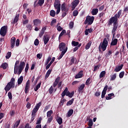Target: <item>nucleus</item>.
Instances as JSON below:
<instances>
[{
	"mask_svg": "<svg viewBox=\"0 0 128 128\" xmlns=\"http://www.w3.org/2000/svg\"><path fill=\"white\" fill-rule=\"evenodd\" d=\"M118 19L114 16H112L110 18L108 21V26H112L113 24V27L112 30V34L114 36H116V32L118 30Z\"/></svg>",
	"mask_w": 128,
	"mask_h": 128,
	"instance_id": "f257e3e1",
	"label": "nucleus"
},
{
	"mask_svg": "<svg viewBox=\"0 0 128 128\" xmlns=\"http://www.w3.org/2000/svg\"><path fill=\"white\" fill-rule=\"evenodd\" d=\"M15 82L16 79H14V78H12L10 81L8 83L4 88L6 94L10 90V88H14Z\"/></svg>",
	"mask_w": 128,
	"mask_h": 128,
	"instance_id": "f03ea898",
	"label": "nucleus"
},
{
	"mask_svg": "<svg viewBox=\"0 0 128 128\" xmlns=\"http://www.w3.org/2000/svg\"><path fill=\"white\" fill-rule=\"evenodd\" d=\"M108 42L106 38H104L102 42H100L98 46L99 52H102H102H104L106 50V48L108 46Z\"/></svg>",
	"mask_w": 128,
	"mask_h": 128,
	"instance_id": "7ed1b4c3",
	"label": "nucleus"
},
{
	"mask_svg": "<svg viewBox=\"0 0 128 128\" xmlns=\"http://www.w3.org/2000/svg\"><path fill=\"white\" fill-rule=\"evenodd\" d=\"M68 88H66L63 91V92L62 93V98H64V96H68V98H72L74 96V92H68Z\"/></svg>",
	"mask_w": 128,
	"mask_h": 128,
	"instance_id": "20e7f679",
	"label": "nucleus"
},
{
	"mask_svg": "<svg viewBox=\"0 0 128 128\" xmlns=\"http://www.w3.org/2000/svg\"><path fill=\"white\" fill-rule=\"evenodd\" d=\"M54 6L55 10H57L56 14H58L60 12V0H54Z\"/></svg>",
	"mask_w": 128,
	"mask_h": 128,
	"instance_id": "39448f33",
	"label": "nucleus"
},
{
	"mask_svg": "<svg viewBox=\"0 0 128 128\" xmlns=\"http://www.w3.org/2000/svg\"><path fill=\"white\" fill-rule=\"evenodd\" d=\"M94 20V16H88L84 22V24H88V26H91V24H92Z\"/></svg>",
	"mask_w": 128,
	"mask_h": 128,
	"instance_id": "423d86ee",
	"label": "nucleus"
},
{
	"mask_svg": "<svg viewBox=\"0 0 128 128\" xmlns=\"http://www.w3.org/2000/svg\"><path fill=\"white\" fill-rule=\"evenodd\" d=\"M24 66H26V62H20V65L18 66V68L17 70L16 74L20 76V74L22 72V70H24Z\"/></svg>",
	"mask_w": 128,
	"mask_h": 128,
	"instance_id": "0eeeda50",
	"label": "nucleus"
},
{
	"mask_svg": "<svg viewBox=\"0 0 128 128\" xmlns=\"http://www.w3.org/2000/svg\"><path fill=\"white\" fill-rule=\"evenodd\" d=\"M8 31V26H3L0 30V34L2 36H6V32Z\"/></svg>",
	"mask_w": 128,
	"mask_h": 128,
	"instance_id": "6e6552de",
	"label": "nucleus"
},
{
	"mask_svg": "<svg viewBox=\"0 0 128 128\" xmlns=\"http://www.w3.org/2000/svg\"><path fill=\"white\" fill-rule=\"evenodd\" d=\"M40 106H42V102H40L36 104V106L34 108L33 110H32V116L35 115L38 112L40 108Z\"/></svg>",
	"mask_w": 128,
	"mask_h": 128,
	"instance_id": "1a4fd4ad",
	"label": "nucleus"
},
{
	"mask_svg": "<svg viewBox=\"0 0 128 128\" xmlns=\"http://www.w3.org/2000/svg\"><path fill=\"white\" fill-rule=\"evenodd\" d=\"M58 48L60 52H64V50H66V52H68V47L66 46V44L64 42L59 44Z\"/></svg>",
	"mask_w": 128,
	"mask_h": 128,
	"instance_id": "9d476101",
	"label": "nucleus"
},
{
	"mask_svg": "<svg viewBox=\"0 0 128 128\" xmlns=\"http://www.w3.org/2000/svg\"><path fill=\"white\" fill-rule=\"evenodd\" d=\"M78 4H80V0H74L71 4L72 10H74V8L78 6Z\"/></svg>",
	"mask_w": 128,
	"mask_h": 128,
	"instance_id": "9b49d317",
	"label": "nucleus"
},
{
	"mask_svg": "<svg viewBox=\"0 0 128 128\" xmlns=\"http://www.w3.org/2000/svg\"><path fill=\"white\" fill-rule=\"evenodd\" d=\"M112 34L113 36H112V42H111L110 44L111 46H116V44H118V38H114V36H114V34Z\"/></svg>",
	"mask_w": 128,
	"mask_h": 128,
	"instance_id": "f8f14e48",
	"label": "nucleus"
},
{
	"mask_svg": "<svg viewBox=\"0 0 128 128\" xmlns=\"http://www.w3.org/2000/svg\"><path fill=\"white\" fill-rule=\"evenodd\" d=\"M18 64H20V61L16 60L14 64V74H18Z\"/></svg>",
	"mask_w": 128,
	"mask_h": 128,
	"instance_id": "ddd939ff",
	"label": "nucleus"
},
{
	"mask_svg": "<svg viewBox=\"0 0 128 128\" xmlns=\"http://www.w3.org/2000/svg\"><path fill=\"white\" fill-rule=\"evenodd\" d=\"M61 10L62 12H68V8L66 6V2H64L61 5Z\"/></svg>",
	"mask_w": 128,
	"mask_h": 128,
	"instance_id": "4468645a",
	"label": "nucleus"
},
{
	"mask_svg": "<svg viewBox=\"0 0 128 128\" xmlns=\"http://www.w3.org/2000/svg\"><path fill=\"white\" fill-rule=\"evenodd\" d=\"M16 46V38L12 37L10 40V46L12 48H14Z\"/></svg>",
	"mask_w": 128,
	"mask_h": 128,
	"instance_id": "2eb2a0df",
	"label": "nucleus"
},
{
	"mask_svg": "<svg viewBox=\"0 0 128 128\" xmlns=\"http://www.w3.org/2000/svg\"><path fill=\"white\" fill-rule=\"evenodd\" d=\"M20 18V14H16L14 18V20H13V22H11L12 24H13L14 26V24H16V22H18V20L20 18Z\"/></svg>",
	"mask_w": 128,
	"mask_h": 128,
	"instance_id": "dca6fc26",
	"label": "nucleus"
},
{
	"mask_svg": "<svg viewBox=\"0 0 128 128\" xmlns=\"http://www.w3.org/2000/svg\"><path fill=\"white\" fill-rule=\"evenodd\" d=\"M43 40L44 44H46L48 42V40H50V37L48 34L44 35L43 37Z\"/></svg>",
	"mask_w": 128,
	"mask_h": 128,
	"instance_id": "f3484780",
	"label": "nucleus"
},
{
	"mask_svg": "<svg viewBox=\"0 0 128 128\" xmlns=\"http://www.w3.org/2000/svg\"><path fill=\"white\" fill-rule=\"evenodd\" d=\"M84 71L80 70L78 74H76L75 76V78H82L84 76Z\"/></svg>",
	"mask_w": 128,
	"mask_h": 128,
	"instance_id": "a211bd4d",
	"label": "nucleus"
},
{
	"mask_svg": "<svg viewBox=\"0 0 128 128\" xmlns=\"http://www.w3.org/2000/svg\"><path fill=\"white\" fill-rule=\"evenodd\" d=\"M124 68V64H122L121 66H116L114 70V72H118L120 70H121Z\"/></svg>",
	"mask_w": 128,
	"mask_h": 128,
	"instance_id": "6ab92c4d",
	"label": "nucleus"
},
{
	"mask_svg": "<svg viewBox=\"0 0 128 128\" xmlns=\"http://www.w3.org/2000/svg\"><path fill=\"white\" fill-rule=\"evenodd\" d=\"M56 60V58L52 57V60L46 66V70H48L50 68V66L52 64V63L54 62V60Z\"/></svg>",
	"mask_w": 128,
	"mask_h": 128,
	"instance_id": "aec40b11",
	"label": "nucleus"
},
{
	"mask_svg": "<svg viewBox=\"0 0 128 128\" xmlns=\"http://www.w3.org/2000/svg\"><path fill=\"white\" fill-rule=\"evenodd\" d=\"M72 114H74V110L72 109L70 110L66 114V117L70 118V116H72Z\"/></svg>",
	"mask_w": 128,
	"mask_h": 128,
	"instance_id": "412c9836",
	"label": "nucleus"
},
{
	"mask_svg": "<svg viewBox=\"0 0 128 128\" xmlns=\"http://www.w3.org/2000/svg\"><path fill=\"white\" fill-rule=\"evenodd\" d=\"M33 24L34 26H38V24H42V21L40 19H35L33 20Z\"/></svg>",
	"mask_w": 128,
	"mask_h": 128,
	"instance_id": "4be33fe9",
	"label": "nucleus"
},
{
	"mask_svg": "<svg viewBox=\"0 0 128 128\" xmlns=\"http://www.w3.org/2000/svg\"><path fill=\"white\" fill-rule=\"evenodd\" d=\"M84 86H86V84H82L80 87L78 88V92H82V90H84Z\"/></svg>",
	"mask_w": 128,
	"mask_h": 128,
	"instance_id": "5701e85b",
	"label": "nucleus"
},
{
	"mask_svg": "<svg viewBox=\"0 0 128 128\" xmlns=\"http://www.w3.org/2000/svg\"><path fill=\"white\" fill-rule=\"evenodd\" d=\"M98 12V8H93L91 12L92 16H96Z\"/></svg>",
	"mask_w": 128,
	"mask_h": 128,
	"instance_id": "b1692460",
	"label": "nucleus"
},
{
	"mask_svg": "<svg viewBox=\"0 0 128 128\" xmlns=\"http://www.w3.org/2000/svg\"><path fill=\"white\" fill-rule=\"evenodd\" d=\"M52 69H49L48 72H46V76H45V80H46L48 76H50V74H52Z\"/></svg>",
	"mask_w": 128,
	"mask_h": 128,
	"instance_id": "393cba45",
	"label": "nucleus"
},
{
	"mask_svg": "<svg viewBox=\"0 0 128 128\" xmlns=\"http://www.w3.org/2000/svg\"><path fill=\"white\" fill-rule=\"evenodd\" d=\"M92 28L85 30L84 32H85L86 36H88V32L90 34H92Z\"/></svg>",
	"mask_w": 128,
	"mask_h": 128,
	"instance_id": "a878e982",
	"label": "nucleus"
},
{
	"mask_svg": "<svg viewBox=\"0 0 128 128\" xmlns=\"http://www.w3.org/2000/svg\"><path fill=\"white\" fill-rule=\"evenodd\" d=\"M22 80H24V76H20L18 80V84L20 86V84H22Z\"/></svg>",
	"mask_w": 128,
	"mask_h": 128,
	"instance_id": "bb28decb",
	"label": "nucleus"
},
{
	"mask_svg": "<svg viewBox=\"0 0 128 128\" xmlns=\"http://www.w3.org/2000/svg\"><path fill=\"white\" fill-rule=\"evenodd\" d=\"M112 54V50H108L105 55L106 58H110V54Z\"/></svg>",
	"mask_w": 128,
	"mask_h": 128,
	"instance_id": "cd10ccee",
	"label": "nucleus"
},
{
	"mask_svg": "<svg viewBox=\"0 0 128 128\" xmlns=\"http://www.w3.org/2000/svg\"><path fill=\"white\" fill-rule=\"evenodd\" d=\"M0 68H3V70H6V68H8V64L6 62L2 64Z\"/></svg>",
	"mask_w": 128,
	"mask_h": 128,
	"instance_id": "c85d7f7f",
	"label": "nucleus"
},
{
	"mask_svg": "<svg viewBox=\"0 0 128 128\" xmlns=\"http://www.w3.org/2000/svg\"><path fill=\"white\" fill-rule=\"evenodd\" d=\"M76 60V58H74V56H72L71 57V59L70 60V66H72V64H74V60Z\"/></svg>",
	"mask_w": 128,
	"mask_h": 128,
	"instance_id": "c756f323",
	"label": "nucleus"
},
{
	"mask_svg": "<svg viewBox=\"0 0 128 128\" xmlns=\"http://www.w3.org/2000/svg\"><path fill=\"white\" fill-rule=\"evenodd\" d=\"M122 10H120L118 12V14H116L114 16L118 18V19L120 18V16H122Z\"/></svg>",
	"mask_w": 128,
	"mask_h": 128,
	"instance_id": "7c9ffc66",
	"label": "nucleus"
},
{
	"mask_svg": "<svg viewBox=\"0 0 128 128\" xmlns=\"http://www.w3.org/2000/svg\"><path fill=\"white\" fill-rule=\"evenodd\" d=\"M42 84V82H40L39 84H38L34 88V92H38V88H40V85Z\"/></svg>",
	"mask_w": 128,
	"mask_h": 128,
	"instance_id": "2f4dec72",
	"label": "nucleus"
},
{
	"mask_svg": "<svg viewBox=\"0 0 128 128\" xmlns=\"http://www.w3.org/2000/svg\"><path fill=\"white\" fill-rule=\"evenodd\" d=\"M66 52V50H64V51H62L59 56V58H58V60H60L63 56L64 54Z\"/></svg>",
	"mask_w": 128,
	"mask_h": 128,
	"instance_id": "473e14b6",
	"label": "nucleus"
},
{
	"mask_svg": "<svg viewBox=\"0 0 128 128\" xmlns=\"http://www.w3.org/2000/svg\"><path fill=\"white\" fill-rule=\"evenodd\" d=\"M92 41H89V42L86 44L85 46L86 50H88L90 48V46H92Z\"/></svg>",
	"mask_w": 128,
	"mask_h": 128,
	"instance_id": "72a5a7b5",
	"label": "nucleus"
},
{
	"mask_svg": "<svg viewBox=\"0 0 128 128\" xmlns=\"http://www.w3.org/2000/svg\"><path fill=\"white\" fill-rule=\"evenodd\" d=\"M110 80H114L116 78V74H114L110 76Z\"/></svg>",
	"mask_w": 128,
	"mask_h": 128,
	"instance_id": "f704fd0d",
	"label": "nucleus"
},
{
	"mask_svg": "<svg viewBox=\"0 0 128 128\" xmlns=\"http://www.w3.org/2000/svg\"><path fill=\"white\" fill-rule=\"evenodd\" d=\"M54 114V112L52 110H49L47 112V118H50L52 114Z\"/></svg>",
	"mask_w": 128,
	"mask_h": 128,
	"instance_id": "c9c22d12",
	"label": "nucleus"
},
{
	"mask_svg": "<svg viewBox=\"0 0 128 128\" xmlns=\"http://www.w3.org/2000/svg\"><path fill=\"white\" fill-rule=\"evenodd\" d=\"M74 98H72L66 104V106H72V104H74Z\"/></svg>",
	"mask_w": 128,
	"mask_h": 128,
	"instance_id": "e433bc0d",
	"label": "nucleus"
},
{
	"mask_svg": "<svg viewBox=\"0 0 128 128\" xmlns=\"http://www.w3.org/2000/svg\"><path fill=\"white\" fill-rule=\"evenodd\" d=\"M50 16L53 18L56 16V11H54V10H51L50 11Z\"/></svg>",
	"mask_w": 128,
	"mask_h": 128,
	"instance_id": "4c0bfd02",
	"label": "nucleus"
},
{
	"mask_svg": "<svg viewBox=\"0 0 128 128\" xmlns=\"http://www.w3.org/2000/svg\"><path fill=\"white\" fill-rule=\"evenodd\" d=\"M26 28L28 30H32V24H28L26 25Z\"/></svg>",
	"mask_w": 128,
	"mask_h": 128,
	"instance_id": "58836bf2",
	"label": "nucleus"
},
{
	"mask_svg": "<svg viewBox=\"0 0 128 128\" xmlns=\"http://www.w3.org/2000/svg\"><path fill=\"white\" fill-rule=\"evenodd\" d=\"M66 102V100L65 98H63V100H60V106H64V103Z\"/></svg>",
	"mask_w": 128,
	"mask_h": 128,
	"instance_id": "ea45409f",
	"label": "nucleus"
},
{
	"mask_svg": "<svg viewBox=\"0 0 128 128\" xmlns=\"http://www.w3.org/2000/svg\"><path fill=\"white\" fill-rule=\"evenodd\" d=\"M106 76V71H102L100 74V78H104Z\"/></svg>",
	"mask_w": 128,
	"mask_h": 128,
	"instance_id": "a19ab883",
	"label": "nucleus"
},
{
	"mask_svg": "<svg viewBox=\"0 0 128 128\" xmlns=\"http://www.w3.org/2000/svg\"><path fill=\"white\" fill-rule=\"evenodd\" d=\"M20 120H17L16 122L15 123V124L14 125V128H16L18 126H20Z\"/></svg>",
	"mask_w": 128,
	"mask_h": 128,
	"instance_id": "79ce46f5",
	"label": "nucleus"
},
{
	"mask_svg": "<svg viewBox=\"0 0 128 128\" xmlns=\"http://www.w3.org/2000/svg\"><path fill=\"white\" fill-rule=\"evenodd\" d=\"M57 122H58V124H62V118L60 117H59L57 119Z\"/></svg>",
	"mask_w": 128,
	"mask_h": 128,
	"instance_id": "37998d69",
	"label": "nucleus"
},
{
	"mask_svg": "<svg viewBox=\"0 0 128 128\" xmlns=\"http://www.w3.org/2000/svg\"><path fill=\"white\" fill-rule=\"evenodd\" d=\"M44 4V0H38V4L40 6H42Z\"/></svg>",
	"mask_w": 128,
	"mask_h": 128,
	"instance_id": "c03bdc74",
	"label": "nucleus"
},
{
	"mask_svg": "<svg viewBox=\"0 0 128 128\" xmlns=\"http://www.w3.org/2000/svg\"><path fill=\"white\" fill-rule=\"evenodd\" d=\"M74 22H70L69 24V28L70 30H72V28H74Z\"/></svg>",
	"mask_w": 128,
	"mask_h": 128,
	"instance_id": "a18cd8bd",
	"label": "nucleus"
},
{
	"mask_svg": "<svg viewBox=\"0 0 128 128\" xmlns=\"http://www.w3.org/2000/svg\"><path fill=\"white\" fill-rule=\"evenodd\" d=\"M72 44L74 46H78V42L76 41H72Z\"/></svg>",
	"mask_w": 128,
	"mask_h": 128,
	"instance_id": "49530a36",
	"label": "nucleus"
},
{
	"mask_svg": "<svg viewBox=\"0 0 128 128\" xmlns=\"http://www.w3.org/2000/svg\"><path fill=\"white\" fill-rule=\"evenodd\" d=\"M94 125V122H92V120L90 119L88 121V126H92Z\"/></svg>",
	"mask_w": 128,
	"mask_h": 128,
	"instance_id": "de8ad7c7",
	"label": "nucleus"
},
{
	"mask_svg": "<svg viewBox=\"0 0 128 128\" xmlns=\"http://www.w3.org/2000/svg\"><path fill=\"white\" fill-rule=\"evenodd\" d=\"M53 92H54V87L52 86L48 90V92L49 94H52Z\"/></svg>",
	"mask_w": 128,
	"mask_h": 128,
	"instance_id": "09e8293b",
	"label": "nucleus"
},
{
	"mask_svg": "<svg viewBox=\"0 0 128 128\" xmlns=\"http://www.w3.org/2000/svg\"><path fill=\"white\" fill-rule=\"evenodd\" d=\"M12 56V52H8L6 56V60H8Z\"/></svg>",
	"mask_w": 128,
	"mask_h": 128,
	"instance_id": "8fccbe9b",
	"label": "nucleus"
},
{
	"mask_svg": "<svg viewBox=\"0 0 128 128\" xmlns=\"http://www.w3.org/2000/svg\"><path fill=\"white\" fill-rule=\"evenodd\" d=\"M124 71L120 72L119 74V77L120 78H124Z\"/></svg>",
	"mask_w": 128,
	"mask_h": 128,
	"instance_id": "3c124183",
	"label": "nucleus"
},
{
	"mask_svg": "<svg viewBox=\"0 0 128 128\" xmlns=\"http://www.w3.org/2000/svg\"><path fill=\"white\" fill-rule=\"evenodd\" d=\"M50 60H52V58L50 57H48L46 62H45V66H48V63L50 62Z\"/></svg>",
	"mask_w": 128,
	"mask_h": 128,
	"instance_id": "603ef678",
	"label": "nucleus"
},
{
	"mask_svg": "<svg viewBox=\"0 0 128 128\" xmlns=\"http://www.w3.org/2000/svg\"><path fill=\"white\" fill-rule=\"evenodd\" d=\"M66 30H62L61 33L59 35V38H62V36H64V34H66Z\"/></svg>",
	"mask_w": 128,
	"mask_h": 128,
	"instance_id": "864d4df0",
	"label": "nucleus"
},
{
	"mask_svg": "<svg viewBox=\"0 0 128 128\" xmlns=\"http://www.w3.org/2000/svg\"><path fill=\"white\" fill-rule=\"evenodd\" d=\"M40 44V41L38 40V39L35 40L34 42V46H38Z\"/></svg>",
	"mask_w": 128,
	"mask_h": 128,
	"instance_id": "5fc2aeb1",
	"label": "nucleus"
},
{
	"mask_svg": "<svg viewBox=\"0 0 128 128\" xmlns=\"http://www.w3.org/2000/svg\"><path fill=\"white\" fill-rule=\"evenodd\" d=\"M29 86L28 85H26V87L24 88V92H25V94H28V88H29Z\"/></svg>",
	"mask_w": 128,
	"mask_h": 128,
	"instance_id": "6e6d98bb",
	"label": "nucleus"
},
{
	"mask_svg": "<svg viewBox=\"0 0 128 128\" xmlns=\"http://www.w3.org/2000/svg\"><path fill=\"white\" fill-rule=\"evenodd\" d=\"M78 14V10H75L73 12V16H76Z\"/></svg>",
	"mask_w": 128,
	"mask_h": 128,
	"instance_id": "4d7b16f0",
	"label": "nucleus"
},
{
	"mask_svg": "<svg viewBox=\"0 0 128 128\" xmlns=\"http://www.w3.org/2000/svg\"><path fill=\"white\" fill-rule=\"evenodd\" d=\"M8 96L9 100H12V92H8Z\"/></svg>",
	"mask_w": 128,
	"mask_h": 128,
	"instance_id": "13d9d810",
	"label": "nucleus"
},
{
	"mask_svg": "<svg viewBox=\"0 0 128 128\" xmlns=\"http://www.w3.org/2000/svg\"><path fill=\"white\" fill-rule=\"evenodd\" d=\"M52 119H53L52 116L50 117L48 119L47 122H48V124H50V122H52Z\"/></svg>",
	"mask_w": 128,
	"mask_h": 128,
	"instance_id": "bf43d9fd",
	"label": "nucleus"
},
{
	"mask_svg": "<svg viewBox=\"0 0 128 128\" xmlns=\"http://www.w3.org/2000/svg\"><path fill=\"white\" fill-rule=\"evenodd\" d=\"M42 117H40L38 120L37 121V122L36 123V124H38V125L40 124L42 122Z\"/></svg>",
	"mask_w": 128,
	"mask_h": 128,
	"instance_id": "052dcab7",
	"label": "nucleus"
},
{
	"mask_svg": "<svg viewBox=\"0 0 128 128\" xmlns=\"http://www.w3.org/2000/svg\"><path fill=\"white\" fill-rule=\"evenodd\" d=\"M28 68H29V65H28V63L26 64V66L25 68V72H28Z\"/></svg>",
	"mask_w": 128,
	"mask_h": 128,
	"instance_id": "680f3d73",
	"label": "nucleus"
},
{
	"mask_svg": "<svg viewBox=\"0 0 128 128\" xmlns=\"http://www.w3.org/2000/svg\"><path fill=\"white\" fill-rule=\"evenodd\" d=\"M68 14V12L65 11V12H62V18H64Z\"/></svg>",
	"mask_w": 128,
	"mask_h": 128,
	"instance_id": "e2e57ef3",
	"label": "nucleus"
},
{
	"mask_svg": "<svg viewBox=\"0 0 128 128\" xmlns=\"http://www.w3.org/2000/svg\"><path fill=\"white\" fill-rule=\"evenodd\" d=\"M44 32H43L42 31H41L39 33V35H38V36L39 38H42V36H44Z\"/></svg>",
	"mask_w": 128,
	"mask_h": 128,
	"instance_id": "0e129e2a",
	"label": "nucleus"
},
{
	"mask_svg": "<svg viewBox=\"0 0 128 128\" xmlns=\"http://www.w3.org/2000/svg\"><path fill=\"white\" fill-rule=\"evenodd\" d=\"M90 78H88L86 82V86L90 85Z\"/></svg>",
	"mask_w": 128,
	"mask_h": 128,
	"instance_id": "69168bd1",
	"label": "nucleus"
},
{
	"mask_svg": "<svg viewBox=\"0 0 128 128\" xmlns=\"http://www.w3.org/2000/svg\"><path fill=\"white\" fill-rule=\"evenodd\" d=\"M20 46V39H17L16 42V46Z\"/></svg>",
	"mask_w": 128,
	"mask_h": 128,
	"instance_id": "338daca9",
	"label": "nucleus"
},
{
	"mask_svg": "<svg viewBox=\"0 0 128 128\" xmlns=\"http://www.w3.org/2000/svg\"><path fill=\"white\" fill-rule=\"evenodd\" d=\"M94 96H97V97L100 96V92H95Z\"/></svg>",
	"mask_w": 128,
	"mask_h": 128,
	"instance_id": "774afa93",
	"label": "nucleus"
}]
</instances>
